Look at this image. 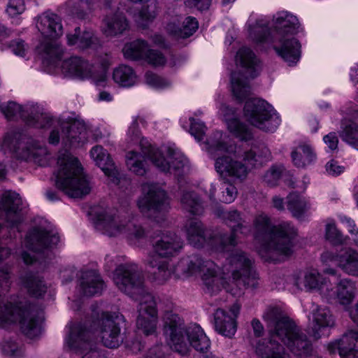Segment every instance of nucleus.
I'll use <instances>...</instances> for the list:
<instances>
[{"label": "nucleus", "mask_w": 358, "mask_h": 358, "mask_svg": "<svg viewBox=\"0 0 358 358\" xmlns=\"http://www.w3.org/2000/svg\"><path fill=\"white\" fill-rule=\"evenodd\" d=\"M46 72L55 73L62 64L64 50L58 41L63 34L61 18L46 12Z\"/></svg>", "instance_id": "dca6fc26"}, {"label": "nucleus", "mask_w": 358, "mask_h": 358, "mask_svg": "<svg viewBox=\"0 0 358 358\" xmlns=\"http://www.w3.org/2000/svg\"><path fill=\"white\" fill-rule=\"evenodd\" d=\"M275 34L273 42H278L273 48L289 66L296 64L301 57V44L292 37L299 31L300 24L296 16L287 11L278 13L273 18Z\"/></svg>", "instance_id": "39448f33"}, {"label": "nucleus", "mask_w": 358, "mask_h": 358, "mask_svg": "<svg viewBox=\"0 0 358 358\" xmlns=\"http://www.w3.org/2000/svg\"><path fill=\"white\" fill-rule=\"evenodd\" d=\"M66 343L70 350L83 354L82 358H107L98 350L92 332L86 331L83 325H73Z\"/></svg>", "instance_id": "a211bd4d"}, {"label": "nucleus", "mask_w": 358, "mask_h": 358, "mask_svg": "<svg viewBox=\"0 0 358 358\" xmlns=\"http://www.w3.org/2000/svg\"><path fill=\"white\" fill-rule=\"evenodd\" d=\"M96 226L108 236L124 234L129 240L136 241L144 240L148 236V231L141 224L121 220L119 216L108 213L98 215Z\"/></svg>", "instance_id": "f3484780"}, {"label": "nucleus", "mask_w": 358, "mask_h": 358, "mask_svg": "<svg viewBox=\"0 0 358 358\" xmlns=\"http://www.w3.org/2000/svg\"><path fill=\"white\" fill-rule=\"evenodd\" d=\"M0 110L9 121L20 117L29 127H43L45 120L43 108L37 103L27 104L23 108L20 105L11 101L1 105Z\"/></svg>", "instance_id": "6ab92c4d"}, {"label": "nucleus", "mask_w": 358, "mask_h": 358, "mask_svg": "<svg viewBox=\"0 0 358 358\" xmlns=\"http://www.w3.org/2000/svg\"><path fill=\"white\" fill-rule=\"evenodd\" d=\"M10 48L16 55L24 57L28 51V45L22 39H15L10 42Z\"/></svg>", "instance_id": "0e129e2a"}, {"label": "nucleus", "mask_w": 358, "mask_h": 358, "mask_svg": "<svg viewBox=\"0 0 358 358\" xmlns=\"http://www.w3.org/2000/svg\"><path fill=\"white\" fill-rule=\"evenodd\" d=\"M60 241V237L56 228L50 222L46 221V259L49 257L48 252L50 251V257H55V255L53 250L57 248Z\"/></svg>", "instance_id": "3c124183"}, {"label": "nucleus", "mask_w": 358, "mask_h": 358, "mask_svg": "<svg viewBox=\"0 0 358 358\" xmlns=\"http://www.w3.org/2000/svg\"><path fill=\"white\" fill-rule=\"evenodd\" d=\"M199 23L194 17H182L173 19L166 26L169 34L177 38H186L192 36L198 29Z\"/></svg>", "instance_id": "7c9ffc66"}, {"label": "nucleus", "mask_w": 358, "mask_h": 358, "mask_svg": "<svg viewBox=\"0 0 358 358\" xmlns=\"http://www.w3.org/2000/svg\"><path fill=\"white\" fill-rule=\"evenodd\" d=\"M221 189L222 190V198L220 200L225 203L233 202L237 196L238 191L236 187L228 182L227 178H224Z\"/></svg>", "instance_id": "5fc2aeb1"}, {"label": "nucleus", "mask_w": 358, "mask_h": 358, "mask_svg": "<svg viewBox=\"0 0 358 358\" xmlns=\"http://www.w3.org/2000/svg\"><path fill=\"white\" fill-rule=\"evenodd\" d=\"M225 137V135L223 136L222 132L216 131L206 140V149L214 157L219 153H231L234 151V147L231 145H227L224 140Z\"/></svg>", "instance_id": "c03bdc74"}, {"label": "nucleus", "mask_w": 358, "mask_h": 358, "mask_svg": "<svg viewBox=\"0 0 358 358\" xmlns=\"http://www.w3.org/2000/svg\"><path fill=\"white\" fill-rule=\"evenodd\" d=\"M180 203L182 208L192 215H199L203 211L202 202L194 192H184L180 197Z\"/></svg>", "instance_id": "a18cd8bd"}, {"label": "nucleus", "mask_w": 358, "mask_h": 358, "mask_svg": "<svg viewBox=\"0 0 358 358\" xmlns=\"http://www.w3.org/2000/svg\"><path fill=\"white\" fill-rule=\"evenodd\" d=\"M287 208L292 216L303 219L310 209V203L305 197L296 192H292L287 196Z\"/></svg>", "instance_id": "a19ab883"}, {"label": "nucleus", "mask_w": 358, "mask_h": 358, "mask_svg": "<svg viewBox=\"0 0 358 358\" xmlns=\"http://www.w3.org/2000/svg\"><path fill=\"white\" fill-rule=\"evenodd\" d=\"M326 238L334 245L346 243V238L337 229L335 224L329 223L326 225Z\"/></svg>", "instance_id": "4d7b16f0"}, {"label": "nucleus", "mask_w": 358, "mask_h": 358, "mask_svg": "<svg viewBox=\"0 0 358 358\" xmlns=\"http://www.w3.org/2000/svg\"><path fill=\"white\" fill-rule=\"evenodd\" d=\"M25 10L23 0H9L6 11L11 17H15L24 12Z\"/></svg>", "instance_id": "e2e57ef3"}, {"label": "nucleus", "mask_w": 358, "mask_h": 358, "mask_svg": "<svg viewBox=\"0 0 358 358\" xmlns=\"http://www.w3.org/2000/svg\"><path fill=\"white\" fill-rule=\"evenodd\" d=\"M344 166H339L335 160H331L326 165L327 171L332 176H338L343 172Z\"/></svg>", "instance_id": "338daca9"}, {"label": "nucleus", "mask_w": 358, "mask_h": 358, "mask_svg": "<svg viewBox=\"0 0 358 358\" xmlns=\"http://www.w3.org/2000/svg\"><path fill=\"white\" fill-rule=\"evenodd\" d=\"M328 348L331 353L338 350L341 358H358V331H348L340 339L329 343Z\"/></svg>", "instance_id": "a878e982"}, {"label": "nucleus", "mask_w": 358, "mask_h": 358, "mask_svg": "<svg viewBox=\"0 0 358 358\" xmlns=\"http://www.w3.org/2000/svg\"><path fill=\"white\" fill-rule=\"evenodd\" d=\"M244 116L252 126L265 132H274L280 123L279 115L266 101L252 98L246 101Z\"/></svg>", "instance_id": "2eb2a0df"}, {"label": "nucleus", "mask_w": 358, "mask_h": 358, "mask_svg": "<svg viewBox=\"0 0 358 358\" xmlns=\"http://www.w3.org/2000/svg\"><path fill=\"white\" fill-rule=\"evenodd\" d=\"M254 238L259 244V252L269 256L278 255L289 257L294 252V239L296 230L289 222L273 225L271 218L262 213L253 221Z\"/></svg>", "instance_id": "7ed1b4c3"}, {"label": "nucleus", "mask_w": 358, "mask_h": 358, "mask_svg": "<svg viewBox=\"0 0 358 358\" xmlns=\"http://www.w3.org/2000/svg\"><path fill=\"white\" fill-rule=\"evenodd\" d=\"M90 156L111 182L117 185L120 182V173L107 150L101 145H96L90 150Z\"/></svg>", "instance_id": "c85d7f7f"}, {"label": "nucleus", "mask_w": 358, "mask_h": 358, "mask_svg": "<svg viewBox=\"0 0 358 358\" xmlns=\"http://www.w3.org/2000/svg\"><path fill=\"white\" fill-rule=\"evenodd\" d=\"M150 241L152 249L150 254L170 259L178 255L184 245L182 239L170 231H156Z\"/></svg>", "instance_id": "412c9836"}, {"label": "nucleus", "mask_w": 358, "mask_h": 358, "mask_svg": "<svg viewBox=\"0 0 358 358\" xmlns=\"http://www.w3.org/2000/svg\"><path fill=\"white\" fill-rule=\"evenodd\" d=\"M25 245L31 250L43 251L45 248V232L37 228L29 231L25 238Z\"/></svg>", "instance_id": "09e8293b"}, {"label": "nucleus", "mask_w": 358, "mask_h": 358, "mask_svg": "<svg viewBox=\"0 0 358 358\" xmlns=\"http://www.w3.org/2000/svg\"><path fill=\"white\" fill-rule=\"evenodd\" d=\"M87 129L84 123L74 121L66 127H63L62 141L66 146L79 147L87 141Z\"/></svg>", "instance_id": "c756f323"}, {"label": "nucleus", "mask_w": 358, "mask_h": 358, "mask_svg": "<svg viewBox=\"0 0 358 358\" xmlns=\"http://www.w3.org/2000/svg\"><path fill=\"white\" fill-rule=\"evenodd\" d=\"M235 156L242 159L243 162L250 165L251 168L262 166L263 164L270 161L272 157L270 150L264 144L245 151L241 155Z\"/></svg>", "instance_id": "58836bf2"}, {"label": "nucleus", "mask_w": 358, "mask_h": 358, "mask_svg": "<svg viewBox=\"0 0 358 358\" xmlns=\"http://www.w3.org/2000/svg\"><path fill=\"white\" fill-rule=\"evenodd\" d=\"M113 281L122 292L140 302L136 320L138 329L146 336L154 334L158 319L156 303L145 285L141 268L134 263L120 264L115 271Z\"/></svg>", "instance_id": "f03ea898"}, {"label": "nucleus", "mask_w": 358, "mask_h": 358, "mask_svg": "<svg viewBox=\"0 0 358 358\" xmlns=\"http://www.w3.org/2000/svg\"><path fill=\"white\" fill-rule=\"evenodd\" d=\"M93 66L82 57L73 56L62 62L59 69L67 77L87 79L92 76Z\"/></svg>", "instance_id": "bb28decb"}, {"label": "nucleus", "mask_w": 358, "mask_h": 358, "mask_svg": "<svg viewBox=\"0 0 358 358\" xmlns=\"http://www.w3.org/2000/svg\"><path fill=\"white\" fill-rule=\"evenodd\" d=\"M20 194L11 190L5 191L0 197V217L5 216L10 228L17 227L22 221L20 212Z\"/></svg>", "instance_id": "5701e85b"}, {"label": "nucleus", "mask_w": 358, "mask_h": 358, "mask_svg": "<svg viewBox=\"0 0 358 358\" xmlns=\"http://www.w3.org/2000/svg\"><path fill=\"white\" fill-rule=\"evenodd\" d=\"M3 353L8 357H17L21 355V349L17 343L12 341H6L2 345Z\"/></svg>", "instance_id": "680f3d73"}, {"label": "nucleus", "mask_w": 358, "mask_h": 358, "mask_svg": "<svg viewBox=\"0 0 358 358\" xmlns=\"http://www.w3.org/2000/svg\"><path fill=\"white\" fill-rule=\"evenodd\" d=\"M176 271L185 276L201 273L206 292L211 295L222 288L233 295L240 294L238 290L229 286L224 276L220 275V268L211 260H204L197 255L182 258L178 262Z\"/></svg>", "instance_id": "423d86ee"}, {"label": "nucleus", "mask_w": 358, "mask_h": 358, "mask_svg": "<svg viewBox=\"0 0 358 358\" xmlns=\"http://www.w3.org/2000/svg\"><path fill=\"white\" fill-rule=\"evenodd\" d=\"M36 27L42 36V41L40 42L39 45L36 48V52L38 54L39 58L41 59L42 63L45 61V44L43 43V34L45 30V24L43 23V16L38 15L36 18Z\"/></svg>", "instance_id": "052dcab7"}, {"label": "nucleus", "mask_w": 358, "mask_h": 358, "mask_svg": "<svg viewBox=\"0 0 358 358\" xmlns=\"http://www.w3.org/2000/svg\"><path fill=\"white\" fill-rule=\"evenodd\" d=\"M338 266L346 273L358 276V252L351 248L341 250L336 256Z\"/></svg>", "instance_id": "ea45409f"}, {"label": "nucleus", "mask_w": 358, "mask_h": 358, "mask_svg": "<svg viewBox=\"0 0 358 358\" xmlns=\"http://www.w3.org/2000/svg\"><path fill=\"white\" fill-rule=\"evenodd\" d=\"M129 27L125 16L122 13L107 15L102 20L101 30L106 37L122 34Z\"/></svg>", "instance_id": "473e14b6"}, {"label": "nucleus", "mask_w": 358, "mask_h": 358, "mask_svg": "<svg viewBox=\"0 0 358 358\" xmlns=\"http://www.w3.org/2000/svg\"><path fill=\"white\" fill-rule=\"evenodd\" d=\"M143 152L159 170L177 176L182 174L187 162L182 154L171 148L167 150L168 159H165L159 150L153 146L143 148Z\"/></svg>", "instance_id": "aec40b11"}, {"label": "nucleus", "mask_w": 358, "mask_h": 358, "mask_svg": "<svg viewBox=\"0 0 358 358\" xmlns=\"http://www.w3.org/2000/svg\"><path fill=\"white\" fill-rule=\"evenodd\" d=\"M103 286V280L96 271L87 270L82 273L80 287L84 295L92 296L100 294Z\"/></svg>", "instance_id": "72a5a7b5"}, {"label": "nucleus", "mask_w": 358, "mask_h": 358, "mask_svg": "<svg viewBox=\"0 0 358 358\" xmlns=\"http://www.w3.org/2000/svg\"><path fill=\"white\" fill-rule=\"evenodd\" d=\"M170 259L156 254H148L145 264L152 270V279L157 283L163 284L171 276L173 269Z\"/></svg>", "instance_id": "cd10ccee"}, {"label": "nucleus", "mask_w": 358, "mask_h": 358, "mask_svg": "<svg viewBox=\"0 0 358 358\" xmlns=\"http://www.w3.org/2000/svg\"><path fill=\"white\" fill-rule=\"evenodd\" d=\"M250 37L256 43H263L268 36V27L266 22L257 20L249 26Z\"/></svg>", "instance_id": "603ef678"}, {"label": "nucleus", "mask_w": 358, "mask_h": 358, "mask_svg": "<svg viewBox=\"0 0 358 358\" xmlns=\"http://www.w3.org/2000/svg\"><path fill=\"white\" fill-rule=\"evenodd\" d=\"M29 294L34 297H39L43 292L44 285L43 281L34 275H29L24 281Z\"/></svg>", "instance_id": "864d4df0"}, {"label": "nucleus", "mask_w": 358, "mask_h": 358, "mask_svg": "<svg viewBox=\"0 0 358 358\" xmlns=\"http://www.w3.org/2000/svg\"><path fill=\"white\" fill-rule=\"evenodd\" d=\"M184 231L189 244L196 248L203 247L206 244L212 250L217 252L210 243L216 234L212 236L200 220L194 218L188 220L184 226Z\"/></svg>", "instance_id": "393cba45"}, {"label": "nucleus", "mask_w": 358, "mask_h": 358, "mask_svg": "<svg viewBox=\"0 0 358 358\" xmlns=\"http://www.w3.org/2000/svg\"><path fill=\"white\" fill-rule=\"evenodd\" d=\"M123 322L122 315L115 313H103L101 317L92 322L78 323L86 327V331L92 332L93 341L95 342V334H99L104 346L116 348L122 342L120 334V324Z\"/></svg>", "instance_id": "ddd939ff"}, {"label": "nucleus", "mask_w": 358, "mask_h": 358, "mask_svg": "<svg viewBox=\"0 0 358 358\" xmlns=\"http://www.w3.org/2000/svg\"><path fill=\"white\" fill-rule=\"evenodd\" d=\"M190 121V134L194 136L195 139L198 141L203 140V136L206 131V127L205 124L199 121L196 120L193 117L189 118Z\"/></svg>", "instance_id": "bf43d9fd"}, {"label": "nucleus", "mask_w": 358, "mask_h": 358, "mask_svg": "<svg viewBox=\"0 0 358 358\" xmlns=\"http://www.w3.org/2000/svg\"><path fill=\"white\" fill-rule=\"evenodd\" d=\"M283 166L273 165L264 174V181L271 187L275 186L280 180L282 171Z\"/></svg>", "instance_id": "13d9d810"}, {"label": "nucleus", "mask_w": 358, "mask_h": 358, "mask_svg": "<svg viewBox=\"0 0 358 358\" xmlns=\"http://www.w3.org/2000/svg\"><path fill=\"white\" fill-rule=\"evenodd\" d=\"M60 169L56 176V185L70 198H82L90 194L92 186L78 158L68 152L59 155Z\"/></svg>", "instance_id": "0eeeda50"}, {"label": "nucleus", "mask_w": 358, "mask_h": 358, "mask_svg": "<svg viewBox=\"0 0 358 358\" xmlns=\"http://www.w3.org/2000/svg\"><path fill=\"white\" fill-rule=\"evenodd\" d=\"M236 64L244 71L243 73L233 72L231 76V84L233 95L241 101L250 93L249 78H254L259 74L260 64L255 53L247 47L238 50L236 55Z\"/></svg>", "instance_id": "1a4fd4ad"}, {"label": "nucleus", "mask_w": 358, "mask_h": 358, "mask_svg": "<svg viewBox=\"0 0 358 358\" xmlns=\"http://www.w3.org/2000/svg\"><path fill=\"white\" fill-rule=\"evenodd\" d=\"M243 162L224 155L216 159L215 166L217 172L224 178L230 177L234 180L243 182L246 179L251 168L250 165Z\"/></svg>", "instance_id": "b1692460"}, {"label": "nucleus", "mask_w": 358, "mask_h": 358, "mask_svg": "<svg viewBox=\"0 0 358 358\" xmlns=\"http://www.w3.org/2000/svg\"><path fill=\"white\" fill-rule=\"evenodd\" d=\"M113 78L115 83L122 87L132 86L136 80L134 70L127 65H120L115 68L113 71Z\"/></svg>", "instance_id": "de8ad7c7"}, {"label": "nucleus", "mask_w": 358, "mask_h": 358, "mask_svg": "<svg viewBox=\"0 0 358 358\" xmlns=\"http://www.w3.org/2000/svg\"><path fill=\"white\" fill-rule=\"evenodd\" d=\"M122 52L127 59H145L155 66H162L166 62L165 57L160 52L150 49L148 43L142 39H137L125 44Z\"/></svg>", "instance_id": "4be33fe9"}, {"label": "nucleus", "mask_w": 358, "mask_h": 358, "mask_svg": "<svg viewBox=\"0 0 358 358\" xmlns=\"http://www.w3.org/2000/svg\"><path fill=\"white\" fill-rule=\"evenodd\" d=\"M221 110L224 114L229 131L241 141H248L252 138L250 129L237 118L233 117L234 110L226 105H222Z\"/></svg>", "instance_id": "2f4dec72"}, {"label": "nucleus", "mask_w": 358, "mask_h": 358, "mask_svg": "<svg viewBox=\"0 0 358 358\" xmlns=\"http://www.w3.org/2000/svg\"><path fill=\"white\" fill-rule=\"evenodd\" d=\"M315 306L312 310L313 326L312 327L313 336L317 339L320 338V330L325 327H330L334 324V317L327 307Z\"/></svg>", "instance_id": "e433bc0d"}, {"label": "nucleus", "mask_w": 358, "mask_h": 358, "mask_svg": "<svg viewBox=\"0 0 358 358\" xmlns=\"http://www.w3.org/2000/svg\"><path fill=\"white\" fill-rule=\"evenodd\" d=\"M219 217L230 227L231 234H217L210 243L219 252L229 251L237 244V234L248 236L251 231L250 223L245 215L237 210H220Z\"/></svg>", "instance_id": "9d476101"}, {"label": "nucleus", "mask_w": 358, "mask_h": 358, "mask_svg": "<svg viewBox=\"0 0 358 358\" xmlns=\"http://www.w3.org/2000/svg\"><path fill=\"white\" fill-rule=\"evenodd\" d=\"M142 150L145 148H149L152 146L151 145H148V146L143 145V143H141ZM142 152H143L142 151ZM144 156L142 155L134 152L130 151L126 155V164L128 169L138 176H143L145 173V164H144V157H148L143 153ZM149 159H150L149 158Z\"/></svg>", "instance_id": "49530a36"}, {"label": "nucleus", "mask_w": 358, "mask_h": 358, "mask_svg": "<svg viewBox=\"0 0 358 358\" xmlns=\"http://www.w3.org/2000/svg\"><path fill=\"white\" fill-rule=\"evenodd\" d=\"M215 330L220 334L231 338L237 329L236 320L222 308H217L214 313Z\"/></svg>", "instance_id": "f704fd0d"}, {"label": "nucleus", "mask_w": 358, "mask_h": 358, "mask_svg": "<svg viewBox=\"0 0 358 358\" xmlns=\"http://www.w3.org/2000/svg\"><path fill=\"white\" fill-rule=\"evenodd\" d=\"M253 259L246 252L236 250L226 257L222 265V274H231V283L240 294L243 289H255L259 287V278L253 269Z\"/></svg>", "instance_id": "6e6552de"}, {"label": "nucleus", "mask_w": 358, "mask_h": 358, "mask_svg": "<svg viewBox=\"0 0 358 358\" xmlns=\"http://www.w3.org/2000/svg\"><path fill=\"white\" fill-rule=\"evenodd\" d=\"M140 211L157 223L166 219V212L169 208L168 196L157 184L146 182L142 185V195L138 200Z\"/></svg>", "instance_id": "f8f14e48"}, {"label": "nucleus", "mask_w": 358, "mask_h": 358, "mask_svg": "<svg viewBox=\"0 0 358 358\" xmlns=\"http://www.w3.org/2000/svg\"><path fill=\"white\" fill-rule=\"evenodd\" d=\"M3 146L15 152L19 158L43 165L45 155L44 142L27 137L21 132L10 131L6 134Z\"/></svg>", "instance_id": "4468645a"}, {"label": "nucleus", "mask_w": 358, "mask_h": 358, "mask_svg": "<svg viewBox=\"0 0 358 358\" xmlns=\"http://www.w3.org/2000/svg\"><path fill=\"white\" fill-rule=\"evenodd\" d=\"M162 321L164 335L173 350L185 355L188 352L189 344L201 352L210 348V340L201 327L194 324L186 328L184 320L172 306L164 310Z\"/></svg>", "instance_id": "20e7f679"}, {"label": "nucleus", "mask_w": 358, "mask_h": 358, "mask_svg": "<svg viewBox=\"0 0 358 358\" xmlns=\"http://www.w3.org/2000/svg\"><path fill=\"white\" fill-rule=\"evenodd\" d=\"M324 142L331 150H335L338 148V138L335 132H331L323 138Z\"/></svg>", "instance_id": "774afa93"}, {"label": "nucleus", "mask_w": 358, "mask_h": 358, "mask_svg": "<svg viewBox=\"0 0 358 358\" xmlns=\"http://www.w3.org/2000/svg\"><path fill=\"white\" fill-rule=\"evenodd\" d=\"M326 282V279L317 270L311 269L305 271L303 278L296 280V285L301 289L321 290Z\"/></svg>", "instance_id": "37998d69"}, {"label": "nucleus", "mask_w": 358, "mask_h": 358, "mask_svg": "<svg viewBox=\"0 0 358 358\" xmlns=\"http://www.w3.org/2000/svg\"><path fill=\"white\" fill-rule=\"evenodd\" d=\"M294 165L298 168H305L312 164L316 159L313 148L306 143L299 144L291 153Z\"/></svg>", "instance_id": "79ce46f5"}, {"label": "nucleus", "mask_w": 358, "mask_h": 358, "mask_svg": "<svg viewBox=\"0 0 358 358\" xmlns=\"http://www.w3.org/2000/svg\"><path fill=\"white\" fill-rule=\"evenodd\" d=\"M339 135L343 141L358 148V124L357 123L351 122L345 124L342 122Z\"/></svg>", "instance_id": "8fccbe9b"}, {"label": "nucleus", "mask_w": 358, "mask_h": 358, "mask_svg": "<svg viewBox=\"0 0 358 358\" xmlns=\"http://www.w3.org/2000/svg\"><path fill=\"white\" fill-rule=\"evenodd\" d=\"M271 339L259 341L256 353L259 358H292L285 348L277 343L280 340L289 351L299 358L313 355L314 350L307 335L291 320L279 306H269L263 315Z\"/></svg>", "instance_id": "f257e3e1"}, {"label": "nucleus", "mask_w": 358, "mask_h": 358, "mask_svg": "<svg viewBox=\"0 0 358 358\" xmlns=\"http://www.w3.org/2000/svg\"><path fill=\"white\" fill-rule=\"evenodd\" d=\"M145 83L157 89H164L171 86V83L166 78L161 77L152 72H147L145 75Z\"/></svg>", "instance_id": "6e6d98bb"}, {"label": "nucleus", "mask_w": 358, "mask_h": 358, "mask_svg": "<svg viewBox=\"0 0 358 358\" xmlns=\"http://www.w3.org/2000/svg\"><path fill=\"white\" fill-rule=\"evenodd\" d=\"M165 348L162 345L151 348L145 355V358H166L164 351Z\"/></svg>", "instance_id": "69168bd1"}, {"label": "nucleus", "mask_w": 358, "mask_h": 358, "mask_svg": "<svg viewBox=\"0 0 358 358\" xmlns=\"http://www.w3.org/2000/svg\"><path fill=\"white\" fill-rule=\"evenodd\" d=\"M356 282L349 278L340 280L336 285V299L341 306L345 307L350 305L356 297Z\"/></svg>", "instance_id": "4c0bfd02"}, {"label": "nucleus", "mask_w": 358, "mask_h": 358, "mask_svg": "<svg viewBox=\"0 0 358 358\" xmlns=\"http://www.w3.org/2000/svg\"><path fill=\"white\" fill-rule=\"evenodd\" d=\"M19 323L22 332L32 338L41 334V321L38 317L30 315L28 310L17 302L0 303V327Z\"/></svg>", "instance_id": "9b49d317"}, {"label": "nucleus", "mask_w": 358, "mask_h": 358, "mask_svg": "<svg viewBox=\"0 0 358 358\" xmlns=\"http://www.w3.org/2000/svg\"><path fill=\"white\" fill-rule=\"evenodd\" d=\"M66 37L69 45H73L81 50L99 45V40L93 31L85 30L82 32L79 27L74 29L73 34H69Z\"/></svg>", "instance_id": "c9c22d12"}]
</instances>
